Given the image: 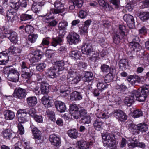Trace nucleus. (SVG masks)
<instances>
[{"mask_svg":"<svg viewBox=\"0 0 149 149\" xmlns=\"http://www.w3.org/2000/svg\"><path fill=\"white\" fill-rule=\"evenodd\" d=\"M32 84L33 86H35L31 87V89L36 95L47 94L49 91V86L45 82H42L40 84V88L38 86H36V84L34 83Z\"/></svg>","mask_w":149,"mask_h":149,"instance_id":"nucleus-1","label":"nucleus"},{"mask_svg":"<svg viewBox=\"0 0 149 149\" xmlns=\"http://www.w3.org/2000/svg\"><path fill=\"white\" fill-rule=\"evenodd\" d=\"M115 136L114 134L108 133L102 135V138L104 140L103 141L104 146L109 148L113 147L115 144Z\"/></svg>","mask_w":149,"mask_h":149,"instance_id":"nucleus-2","label":"nucleus"},{"mask_svg":"<svg viewBox=\"0 0 149 149\" xmlns=\"http://www.w3.org/2000/svg\"><path fill=\"white\" fill-rule=\"evenodd\" d=\"M27 93V92L25 89L18 87L16 88L14 90L13 95L14 97L21 100L26 97Z\"/></svg>","mask_w":149,"mask_h":149,"instance_id":"nucleus-3","label":"nucleus"},{"mask_svg":"<svg viewBox=\"0 0 149 149\" xmlns=\"http://www.w3.org/2000/svg\"><path fill=\"white\" fill-rule=\"evenodd\" d=\"M27 114L26 110L25 109H19L17 111V115L19 123H24L29 120V117L26 115Z\"/></svg>","mask_w":149,"mask_h":149,"instance_id":"nucleus-4","label":"nucleus"},{"mask_svg":"<svg viewBox=\"0 0 149 149\" xmlns=\"http://www.w3.org/2000/svg\"><path fill=\"white\" fill-rule=\"evenodd\" d=\"M68 41L70 45L76 44L79 40V36L74 32L69 33L67 36Z\"/></svg>","mask_w":149,"mask_h":149,"instance_id":"nucleus-5","label":"nucleus"},{"mask_svg":"<svg viewBox=\"0 0 149 149\" xmlns=\"http://www.w3.org/2000/svg\"><path fill=\"white\" fill-rule=\"evenodd\" d=\"M132 93L133 94H134L136 100L140 102L145 101L148 97L139 89L138 90H133Z\"/></svg>","mask_w":149,"mask_h":149,"instance_id":"nucleus-6","label":"nucleus"},{"mask_svg":"<svg viewBox=\"0 0 149 149\" xmlns=\"http://www.w3.org/2000/svg\"><path fill=\"white\" fill-rule=\"evenodd\" d=\"M54 5L56 9H51L50 13L56 14L64 11L63 4L60 1H56L54 3Z\"/></svg>","mask_w":149,"mask_h":149,"instance_id":"nucleus-7","label":"nucleus"},{"mask_svg":"<svg viewBox=\"0 0 149 149\" xmlns=\"http://www.w3.org/2000/svg\"><path fill=\"white\" fill-rule=\"evenodd\" d=\"M43 54L42 52L40 50L36 51L33 54L31 55V58L30 59L31 62L32 63L38 62L41 59Z\"/></svg>","mask_w":149,"mask_h":149,"instance_id":"nucleus-8","label":"nucleus"},{"mask_svg":"<svg viewBox=\"0 0 149 149\" xmlns=\"http://www.w3.org/2000/svg\"><path fill=\"white\" fill-rule=\"evenodd\" d=\"M89 42V41H87L83 44L81 48L82 52L87 55H90L91 53L94 51L93 47Z\"/></svg>","mask_w":149,"mask_h":149,"instance_id":"nucleus-9","label":"nucleus"},{"mask_svg":"<svg viewBox=\"0 0 149 149\" xmlns=\"http://www.w3.org/2000/svg\"><path fill=\"white\" fill-rule=\"evenodd\" d=\"M10 54L7 51H3L0 53V64L5 65L9 61Z\"/></svg>","mask_w":149,"mask_h":149,"instance_id":"nucleus-10","label":"nucleus"},{"mask_svg":"<svg viewBox=\"0 0 149 149\" xmlns=\"http://www.w3.org/2000/svg\"><path fill=\"white\" fill-rule=\"evenodd\" d=\"M58 35L56 38L53 39L51 42V45L54 47H56L58 45H61L63 42V38L64 36V33H58Z\"/></svg>","mask_w":149,"mask_h":149,"instance_id":"nucleus-11","label":"nucleus"},{"mask_svg":"<svg viewBox=\"0 0 149 149\" xmlns=\"http://www.w3.org/2000/svg\"><path fill=\"white\" fill-rule=\"evenodd\" d=\"M127 79L129 82L132 85H137L141 80L139 77L136 75H130L127 77Z\"/></svg>","mask_w":149,"mask_h":149,"instance_id":"nucleus-12","label":"nucleus"},{"mask_svg":"<svg viewBox=\"0 0 149 149\" xmlns=\"http://www.w3.org/2000/svg\"><path fill=\"white\" fill-rule=\"evenodd\" d=\"M113 114L116 118L121 121H124L127 119V116L121 110H114Z\"/></svg>","mask_w":149,"mask_h":149,"instance_id":"nucleus-13","label":"nucleus"},{"mask_svg":"<svg viewBox=\"0 0 149 149\" xmlns=\"http://www.w3.org/2000/svg\"><path fill=\"white\" fill-rule=\"evenodd\" d=\"M61 73L58 71L57 68H56V67L55 66L49 68L47 72V75L52 78L57 77V74H60Z\"/></svg>","mask_w":149,"mask_h":149,"instance_id":"nucleus-14","label":"nucleus"},{"mask_svg":"<svg viewBox=\"0 0 149 149\" xmlns=\"http://www.w3.org/2000/svg\"><path fill=\"white\" fill-rule=\"evenodd\" d=\"M49 141L52 143L54 146L58 147L60 145L61 141L60 139L56 135L53 134L49 136Z\"/></svg>","mask_w":149,"mask_h":149,"instance_id":"nucleus-15","label":"nucleus"},{"mask_svg":"<svg viewBox=\"0 0 149 149\" xmlns=\"http://www.w3.org/2000/svg\"><path fill=\"white\" fill-rule=\"evenodd\" d=\"M10 41L13 43H16L18 41V35L13 30H11L6 36Z\"/></svg>","mask_w":149,"mask_h":149,"instance_id":"nucleus-16","label":"nucleus"},{"mask_svg":"<svg viewBox=\"0 0 149 149\" xmlns=\"http://www.w3.org/2000/svg\"><path fill=\"white\" fill-rule=\"evenodd\" d=\"M132 91L131 92L130 96L126 97L124 99V102L128 106L132 105L136 100L134 94H132Z\"/></svg>","mask_w":149,"mask_h":149,"instance_id":"nucleus-17","label":"nucleus"},{"mask_svg":"<svg viewBox=\"0 0 149 149\" xmlns=\"http://www.w3.org/2000/svg\"><path fill=\"white\" fill-rule=\"evenodd\" d=\"M86 114V110L83 108H80L79 110L75 112H73L71 114L74 118L77 119L82 116H84Z\"/></svg>","mask_w":149,"mask_h":149,"instance_id":"nucleus-18","label":"nucleus"},{"mask_svg":"<svg viewBox=\"0 0 149 149\" xmlns=\"http://www.w3.org/2000/svg\"><path fill=\"white\" fill-rule=\"evenodd\" d=\"M68 25V22L63 21H61L58 23V33H64V31L67 29V27Z\"/></svg>","mask_w":149,"mask_h":149,"instance_id":"nucleus-19","label":"nucleus"},{"mask_svg":"<svg viewBox=\"0 0 149 149\" xmlns=\"http://www.w3.org/2000/svg\"><path fill=\"white\" fill-rule=\"evenodd\" d=\"M123 19L125 21L128 25L134 26V21L133 17L129 14H125L123 17Z\"/></svg>","mask_w":149,"mask_h":149,"instance_id":"nucleus-20","label":"nucleus"},{"mask_svg":"<svg viewBox=\"0 0 149 149\" xmlns=\"http://www.w3.org/2000/svg\"><path fill=\"white\" fill-rule=\"evenodd\" d=\"M22 52L21 49L17 47L14 46H11L8 49V52L10 54H13L15 56L20 54Z\"/></svg>","mask_w":149,"mask_h":149,"instance_id":"nucleus-21","label":"nucleus"},{"mask_svg":"<svg viewBox=\"0 0 149 149\" xmlns=\"http://www.w3.org/2000/svg\"><path fill=\"white\" fill-rule=\"evenodd\" d=\"M55 104L57 110L60 112H64L66 109V108L65 104L62 102L56 101Z\"/></svg>","mask_w":149,"mask_h":149,"instance_id":"nucleus-22","label":"nucleus"},{"mask_svg":"<svg viewBox=\"0 0 149 149\" xmlns=\"http://www.w3.org/2000/svg\"><path fill=\"white\" fill-rule=\"evenodd\" d=\"M103 123V122L102 121L101 119L98 118L94 120L93 124L95 130H100L102 129Z\"/></svg>","mask_w":149,"mask_h":149,"instance_id":"nucleus-23","label":"nucleus"},{"mask_svg":"<svg viewBox=\"0 0 149 149\" xmlns=\"http://www.w3.org/2000/svg\"><path fill=\"white\" fill-rule=\"evenodd\" d=\"M18 71L11 66L7 67L4 68L3 73L7 76L10 75Z\"/></svg>","mask_w":149,"mask_h":149,"instance_id":"nucleus-24","label":"nucleus"},{"mask_svg":"<svg viewBox=\"0 0 149 149\" xmlns=\"http://www.w3.org/2000/svg\"><path fill=\"white\" fill-rule=\"evenodd\" d=\"M83 78L85 81L89 82L93 80L94 77L93 76V73L92 72L87 71L85 72Z\"/></svg>","mask_w":149,"mask_h":149,"instance_id":"nucleus-25","label":"nucleus"},{"mask_svg":"<svg viewBox=\"0 0 149 149\" xmlns=\"http://www.w3.org/2000/svg\"><path fill=\"white\" fill-rule=\"evenodd\" d=\"M97 86L98 88L100 91H102L105 88H107L108 85L107 83H105L103 79H101L98 80Z\"/></svg>","mask_w":149,"mask_h":149,"instance_id":"nucleus-26","label":"nucleus"},{"mask_svg":"<svg viewBox=\"0 0 149 149\" xmlns=\"http://www.w3.org/2000/svg\"><path fill=\"white\" fill-rule=\"evenodd\" d=\"M70 98L72 100H79L82 99V96L80 92L75 91L71 94Z\"/></svg>","mask_w":149,"mask_h":149,"instance_id":"nucleus-27","label":"nucleus"},{"mask_svg":"<svg viewBox=\"0 0 149 149\" xmlns=\"http://www.w3.org/2000/svg\"><path fill=\"white\" fill-rule=\"evenodd\" d=\"M41 101L46 107L49 108L52 106V100L49 99L48 97L44 96L41 99Z\"/></svg>","mask_w":149,"mask_h":149,"instance_id":"nucleus-28","label":"nucleus"},{"mask_svg":"<svg viewBox=\"0 0 149 149\" xmlns=\"http://www.w3.org/2000/svg\"><path fill=\"white\" fill-rule=\"evenodd\" d=\"M68 136L71 138L76 139L78 137V133L75 129L69 130L67 131Z\"/></svg>","mask_w":149,"mask_h":149,"instance_id":"nucleus-29","label":"nucleus"},{"mask_svg":"<svg viewBox=\"0 0 149 149\" xmlns=\"http://www.w3.org/2000/svg\"><path fill=\"white\" fill-rule=\"evenodd\" d=\"M21 76L25 79H29L33 74L30 69L21 71Z\"/></svg>","mask_w":149,"mask_h":149,"instance_id":"nucleus-30","label":"nucleus"},{"mask_svg":"<svg viewBox=\"0 0 149 149\" xmlns=\"http://www.w3.org/2000/svg\"><path fill=\"white\" fill-rule=\"evenodd\" d=\"M19 74L17 71L10 75L7 76V77L10 81L16 82L19 80Z\"/></svg>","mask_w":149,"mask_h":149,"instance_id":"nucleus-31","label":"nucleus"},{"mask_svg":"<svg viewBox=\"0 0 149 149\" xmlns=\"http://www.w3.org/2000/svg\"><path fill=\"white\" fill-rule=\"evenodd\" d=\"M64 61L61 60L56 62L54 66L56 67V68H57V70L60 72H61L64 69Z\"/></svg>","mask_w":149,"mask_h":149,"instance_id":"nucleus-32","label":"nucleus"},{"mask_svg":"<svg viewBox=\"0 0 149 149\" xmlns=\"http://www.w3.org/2000/svg\"><path fill=\"white\" fill-rule=\"evenodd\" d=\"M5 118L7 120H11L15 116L14 113L10 110H7L4 112Z\"/></svg>","mask_w":149,"mask_h":149,"instance_id":"nucleus-33","label":"nucleus"},{"mask_svg":"<svg viewBox=\"0 0 149 149\" xmlns=\"http://www.w3.org/2000/svg\"><path fill=\"white\" fill-rule=\"evenodd\" d=\"M13 133L10 129H6L3 131L2 134L4 138L10 139L12 137Z\"/></svg>","mask_w":149,"mask_h":149,"instance_id":"nucleus-34","label":"nucleus"},{"mask_svg":"<svg viewBox=\"0 0 149 149\" xmlns=\"http://www.w3.org/2000/svg\"><path fill=\"white\" fill-rule=\"evenodd\" d=\"M26 101L28 104L30 106H34L37 103V98L35 97H29L27 98Z\"/></svg>","mask_w":149,"mask_h":149,"instance_id":"nucleus-35","label":"nucleus"},{"mask_svg":"<svg viewBox=\"0 0 149 149\" xmlns=\"http://www.w3.org/2000/svg\"><path fill=\"white\" fill-rule=\"evenodd\" d=\"M34 138L37 140H40L41 138V132L36 128L34 127L32 130Z\"/></svg>","mask_w":149,"mask_h":149,"instance_id":"nucleus-36","label":"nucleus"},{"mask_svg":"<svg viewBox=\"0 0 149 149\" xmlns=\"http://www.w3.org/2000/svg\"><path fill=\"white\" fill-rule=\"evenodd\" d=\"M124 36H121V35L116 32L114 33L113 37L114 42L116 44H118L120 42L121 39L123 38Z\"/></svg>","mask_w":149,"mask_h":149,"instance_id":"nucleus-37","label":"nucleus"},{"mask_svg":"<svg viewBox=\"0 0 149 149\" xmlns=\"http://www.w3.org/2000/svg\"><path fill=\"white\" fill-rule=\"evenodd\" d=\"M15 12L10 11L7 13L6 17L7 20L8 21L12 22L14 21L15 17L16 15Z\"/></svg>","mask_w":149,"mask_h":149,"instance_id":"nucleus-38","label":"nucleus"},{"mask_svg":"<svg viewBox=\"0 0 149 149\" xmlns=\"http://www.w3.org/2000/svg\"><path fill=\"white\" fill-rule=\"evenodd\" d=\"M27 13L22 14L20 17V22L27 20H28L33 19V15L32 14H28Z\"/></svg>","mask_w":149,"mask_h":149,"instance_id":"nucleus-39","label":"nucleus"},{"mask_svg":"<svg viewBox=\"0 0 149 149\" xmlns=\"http://www.w3.org/2000/svg\"><path fill=\"white\" fill-rule=\"evenodd\" d=\"M116 82L117 85L116 86V88L117 89L124 91L127 88L126 86L123 83L121 82L120 80H118Z\"/></svg>","mask_w":149,"mask_h":149,"instance_id":"nucleus-40","label":"nucleus"},{"mask_svg":"<svg viewBox=\"0 0 149 149\" xmlns=\"http://www.w3.org/2000/svg\"><path fill=\"white\" fill-rule=\"evenodd\" d=\"M19 0H10V2L12 4L11 7L15 10H17L20 7Z\"/></svg>","mask_w":149,"mask_h":149,"instance_id":"nucleus-41","label":"nucleus"},{"mask_svg":"<svg viewBox=\"0 0 149 149\" xmlns=\"http://www.w3.org/2000/svg\"><path fill=\"white\" fill-rule=\"evenodd\" d=\"M44 4L40 2L38 4L36 3L33 4L32 5L31 9L34 12L37 13L40 11L41 7Z\"/></svg>","mask_w":149,"mask_h":149,"instance_id":"nucleus-42","label":"nucleus"},{"mask_svg":"<svg viewBox=\"0 0 149 149\" xmlns=\"http://www.w3.org/2000/svg\"><path fill=\"white\" fill-rule=\"evenodd\" d=\"M70 57L76 59H79L81 57V54L77 51L74 50L71 51L69 54Z\"/></svg>","mask_w":149,"mask_h":149,"instance_id":"nucleus-43","label":"nucleus"},{"mask_svg":"<svg viewBox=\"0 0 149 149\" xmlns=\"http://www.w3.org/2000/svg\"><path fill=\"white\" fill-rule=\"evenodd\" d=\"M77 145L78 146L79 149H87V146L86 142L81 140L77 141Z\"/></svg>","mask_w":149,"mask_h":149,"instance_id":"nucleus-44","label":"nucleus"},{"mask_svg":"<svg viewBox=\"0 0 149 149\" xmlns=\"http://www.w3.org/2000/svg\"><path fill=\"white\" fill-rule=\"evenodd\" d=\"M46 113L47 116L51 120L53 121L55 120V114L53 111L47 109L46 110Z\"/></svg>","mask_w":149,"mask_h":149,"instance_id":"nucleus-45","label":"nucleus"},{"mask_svg":"<svg viewBox=\"0 0 149 149\" xmlns=\"http://www.w3.org/2000/svg\"><path fill=\"white\" fill-rule=\"evenodd\" d=\"M126 31L125 26L123 25H119L118 27V29L116 32L118 33L120 35H121V36H124L125 35V32Z\"/></svg>","mask_w":149,"mask_h":149,"instance_id":"nucleus-46","label":"nucleus"},{"mask_svg":"<svg viewBox=\"0 0 149 149\" xmlns=\"http://www.w3.org/2000/svg\"><path fill=\"white\" fill-rule=\"evenodd\" d=\"M143 113L141 109L134 110L132 113V116L134 118H138L143 116Z\"/></svg>","mask_w":149,"mask_h":149,"instance_id":"nucleus-47","label":"nucleus"},{"mask_svg":"<svg viewBox=\"0 0 149 149\" xmlns=\"http://www.w3.org/2000/svg\"><path fill=\"white\" fill-rule=\"evenodd\" d=\"M114 78L113 74L111 73H109L104 78V80L105 83H107L112 81Z\"/></svg>","mask_w":149,"mask_h":149,"instance_id":"nucleus-48","label":"nucleus"},{"mask_svg":"<svg viewBox=\"0 0 149 149\" xmlns=\"http://www.w3.org/2000/svg\"><path fill=\"white\" fill-rule=\"evenodd\" d=\"M89 56H91L89 57V59L91 61H95L99 55V54L97 52L95 51L93 52L92 53H91L90 55H88Z\"/></svg>","mask_w":149,"mask_h":149,"instance_id":"nucleus-49","label":"nucleus"},{"mask_svg":"<svg viewBox=\"0 0 149 149\" xmlns=\"http://www.w3.org/2000/svg\"><path fill=\"white\" fill-rule=\"evenodd\" d=\"M80 78L79 76L76 77H71L68 79V81L70 84H77L80 80Z\"/></svg>","mask_w":149,"mask_h":149,"instance_id":"nucleus-50","label":"nucleus"},{"mask_svg":"<svg viewBox=\"0 0 149 149\" xmlns=\"http://www.w3.org/2000/svg\"><path fill=\"white\" fill-rule=\"evenodd\" d=\"M139 17L143 21H145L149 19V13L147 12L141 13L139 15Z\"/></svg>","mask_w":149,"mask_h":149,"instance_id":"nucleus-51","label":"nucleus"},{"mask_svg":"<svg viewBox=\"0 0 149 149\" xmlns=\"http://www.w3.org/2000/svg\"><path fill=\"white\" fill-rule=\"evenodd\" d=\"M148 125L146 124H140L138 125L137 130H139L142 132H146L148 130Z\"/></svg>","mask_w":149,"mask_h":149,"instance_id":"nucleus-52","label":"nucleus"},{"mask_svg":"<svg viewBox=\"0 0 149 149\" xmlns=\"http://www.w3.org/2000/svg\"><path fill=\"white\" fill-rule=\"evenodd\" d=\"M139 89L147 96L149 95V85H144Z\"/></svg>","mask_w":149,"mask_h":149,"instance_id":"nucleus-53","label":"nucleus"},{"mask_svg":"<svg viewBox=\"0 0 149 149\" xmlns=\"http://www.w3.org/2000/svg\"><path fill=\"white\" fill-rule=\"evenodd\" d=\"M46 67V65L43 62L39 63L36 66V70L40 72H42L44 70Z\"/></svg>","mask_w":149,"mask_h":149,"instance_id":"nucleus-54","label":"nucleus"},{"mask_svg":"<svg viewBox=\"0 0 149 149\" xmlns=\"http://www.w3.org/2000/svg\"><path fill=\"white\" fill-rule=\"evenodd\" d=\"M112 100L114 101V104H119L122 101L120 98L117 95H114L112 97Z\"/></svg>","mask_w":149,"mask_h":149,"instance_id":"nucleus-55","label":"nucleus"},{"mask_svg":"<svg viewBox=\"0 0 149 149\" xmlns=\"http://www.w3.org/2000/svg\"><path fill=\"white\" fill-rule=\"evenodd\" d=\"M38 36L37 34H30L29 36V40L31 43H34L36 41Z\"/></svg>","mask_w":149,"mask_h":149,"instance_id":"nucleus-56","label":"nucleus"},{"mask_svg":"<svg viewBox=\"0 0 149 149\" xmlns=\"http://www.w3.org/2000/svg\"><path fill=\"white\" fill-rule=\"evenodd\" d=\"M58 22L57 21L54 20L49 21L47 23V25L49 28H52L57 25Z\"/></svg>","mask_w":149,"mask_h":149,"instance_id":"nucleus-57","label":"nucleus"},{"mask_svg":"<svg viewBox=\"0 0 149 149\" xmlns=\"http://www.w3.org/2000/svg\"><path fill=\"white\" fill-rule=\"evenodd\" d=\"M73 4L77 6L78 8H81L83 4L82 0H71Z\"/></svg>","mask_w":149,"mask_h":149,"instance_id":"nucleus-58","label":"nucleus"},{"mask_svg":"<svg viewBox=\"0 0 149 149\" xmlns=\"http://www.w3.org/2000/svg\"><path fill=\"white\" fill-rule=\"evenodd\" d=\"M80 108H79L75 104L71 105L70 106V111L71 114L72 113V112H75L79 110Z\"/></svg>","mask_w":149,"mask_h":149,"instance_id":"nucleus-59","label":"nucleus"},{"mask_svg":"<svg viewBox=\"0 0 149 149\" xmlns=\"http://www.w3.org/2000/svg\"><path fill=\"white\" fill-rule=\"evenodd\" d=\"M102 71L103 73H107L109 71V67L105 64H103L101 66Z\"/></svg>","mask_w":149,"mask_h":149,"instance_id":"nucleus-60","label":"nucleus"},{"mask_svg":"<svg viewBox=\"0 0 149 149\" xmlns=\"http://www.w3.org/2000/svg\"><path fill=\"white\" fill-rule=\"evenodd\" d=\"M81 121L84 124H88L91 122V117L89 116H84L81 119Z\"/></svg>","mask_w":149,"mask_h":149,"instance_id":"nucleus-61","label":"nucleus"},{"mask_svg":"<svg viewBox=\"0 0 149 149\" xmlns=\"http://www.w3.org/2000/svg\"><path fill=\"white\" fill-rule=\"evenodd\" d=\"M20 65L21 67V71L30 69V66L28 63L26 62H22L20 63Z\"/></svg>","mask_w":149,"mask_h":149,"instance_id":"nucleus-62","label":"nucleus"},{"mask_svg":"<svg viewBox=\"0 0 149 149\" xmlns=\"http://www.w3.org/2000/svg\"><path fill=\"white\" fill-rule=\"evenodd\" d=\"M78 76L76 73L74 71H72V70H70L68 72L67 76V79H69L71 77H76Z\"/></svg>","mask_w":149,"mask_h":149,"instance_id":"nucleus-63","label":"nucleus"},{"mask_svg":"<svg viewBox=\"0 0 149 149\" xmlns=\"http://www.w3.org/2000/svg\"><path fill=\"white\" fill-rule=\"evenodd\" d=\"M79 31L81 34L87 33L88 31V28L84 26L81 28H79Z\"/></svg>","mask_w":149,"mask_h":149,"instance_id":"nucleus-64","label":"nucleus"}]
</instances>
